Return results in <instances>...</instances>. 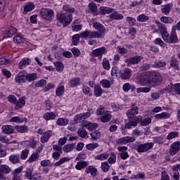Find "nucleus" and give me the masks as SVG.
<instances>
[{
  "label": "nucleus",
  "mask_w": 180,
  "mask_h": 180,
  "mask_svg": "<svg viewBox=\"0 0 180 180\" xmlns=\"http://www.w3.org/2000/svg\"><path fill=\"white\" fill-rule=\"evenodd\" d=\"M63 9L65 11V12H67V13H70V15L71 13H74L75 12V8L71 7V6L68 4L64 5Z\"/></svg>",
  "instance_id": "72a5a7b5"
},
{
  "label": "nucleus",
  "mask_w": 180,
  "mask_h": 180,
  "mask_svg": "<svg viewBox=\"0 0 180 180\" xmlns=\"http://www.w3.org/2000/svg\"><path fill=\"white\" fill-rule=\"evenodd\" d=\"M91 54L94 57H102L103 54H106V48L103 46L94 49L91 51Z\"/></svg>",
  "instance_id": "9d476101"
},
{
  "label": "nucleus",
  "mask_w": 180,
  "mask_h": 180,
  "mask_svg": "<svg viewBox=\"0 0 180 180\" xmlns=\"http://www.w3.org/2000/svg\"><path fill=\"white\" fill-rule=\"evenodd\" d=\"M82 126L83 128L84 127L85 129H87V130L92 131V130H95V129L98 127V124H93L89 122L84 121L82 123Z\"/></svg>",
  "instance_id": "ddd939ff"
},
{
  "label": "nucleus",
  "mask_w": 180,
  "mask_h": 180,
  "mask_svg": "<svg viewBox=\"0 0 180 180\" xmlns=\"http://www.w3.org/2000/svg\"><path fill=\"white\" fill-rule=\"evenodd\" d=\"M153 146H154L153 143L141 144L138 146L137 151L138 153H147L148 150H151V148H153Z\"/></svg>",
  "instance_id": "6e6552de"
},
{
  "label": "nucleus",
  "mask_w": 180,
  "mask_h": 180,
  "mask_svg": "<svg viewBox=\"0 0 180 180\" xmlns=\"http://www.w3.org/2000/svg\"><path fill=\"white\" fill-rule=\"evenodd\" d=\"M141 82L143 84H150V72L141 77Z\"/></svg>",
  "instance_id": "2f4dec72"
},
{
  "label": "nucleus",
  "mask_w": 180,
  "mask_h": 180,
  "mask_svg": "<svg viewBox=\"0 0 180 180\" xmlns=\"http://www.w3.org/2000/svg\"><path fill=\"white\" fill-rule=\"evenodd\" d=\"M94 27L97 31L86 30L81 33L82 37L84 39H103L105 37V33L106 28L101 22H96L94 23Z\"/></svg>",
  "instance_id": "f257e3e1"
},
{
  "label": "nucleus",
  "mask_w": 180,
  "mask_h": 180,
  "mask_svg": "<svg viewBox=\"0 0 180 180\" xmlns=\"http://www.w3.org/2000/svg\"><path fill=\"white\" fill-rule=\"evenodd\" d=\"M155 119H160V120H162V119H169V114L168 112H162L160 114H158L155 115Z\"/></svg>",
  "instance_id": "f704fd0d"
},
{
  "label": "nucleus",
  "mask_w": 180,
  "mask_h": 180,
  "mask_svg": "<svg viewBox=\"0 0 180 180\" xmlns=\"http://www.w3.org/2000/svg\"><path fill=\"white\" fill-rule=\"evenodd\" d=\"M15 82L18 84H22L26 82V73L25 72H20L15 77Z\"/></svg>",
  "instance_id": "4468645a"
},
{
  "label": "nucleus",
  "mask_w": 180,
  "mask_h": 180,
  "mask_svg": "<svg viewBox=\"0 0 180 180\" xmlns=\"http://www.w3.org/2000/svg\"><path fill=\"white\" fill-rule=\"evenodd\" d=\"M172 8V6L171 4H166L162 8V13H165V15H168L169 12H171V9Z\"/></svg>",
  "instance_id": "4c0bfd02"
},
{
  "label": "nucleus",
  "mask_w": 180,
  "mask_h": 180,
  "mask_svg": "<svg viewBox=\"0 0 180 180\" xmlns=\"http://www.w3.org/2000/svg\"><path fill=\"white\" fill-rule=\"evenodd\" d=\"M151 91V89L150 87H141L137 89V93L140 94V92H144L147 94V92H150Z\"/></svg>",
  "instance_id": "e2e57ef3"
},
{
  "label": "nucleus",
  "mask_w": 180,
  "mask_h": 180,
  "mask_svg": "<svg viewBox=\"0 0 180 180\" xmlns=\"http://www.w3.org/2000/svg\"><path fill=\"white\" fill-rule=\"evenodd\" d=\"M15 129L16 131H18L19 133H27V127L25 125L19 126L17 125L15 127Z\"/></svg>",
  "instance_id": "c9c22d12"
},
{
  "label": "nucleus",
  "mask_w": 180,
  "mask_h": 180,
  "mask_svg": "<svg viewBox=\"0 0 180 180\" xmlns=\"http://www.w3.org/2000/svg\"><path fill=\"white\" fill-rule=\"evenodd\" d=\"M165 43H169V44H175L178 43V37L176 36V26L174 25L172 27V32L170 34H168V35H166L165 37V39H163Z\"/></svg>",
  "instance_id": "7ed1b4c3"
},
{
  "label": "nucleus",
  "mask_w": 180,
  "mask_h": 180,
  "mask_svg": "<svg viewBox=\"0 0 180 180\" xmlns=\"http://www.w3.org/2000/svg\"><path fill=\"white\" fill-rule=\"evenodd\" d=\"M178 169H180V164L173 166L172 167V170L174 171L173 179L175 180L179 179V172H178Z\"/></svg>",
  "instance_id": "4be33fe9"
},
{
  "label": "nucleus",
  "mask_w": 180,
  "mask_h": 180,
  "mask_svg": "<svg viewBox=\"0 0 180 180\" xmlns=\"http://www.w3.org/2000/svg\"><path fill=\"white\" fill-rule=\"evenodd\" d=\"M162 82V75L157 72H150V84L160 85Z\"/></svg>",
  "instance_id": "20e7f679"
},
{
  "label": "nucleus",
  "mask_w": 180,
  "mask_h": 180,
  "mask_svg": "<svg viewBox=\"0 0 180 180\" xmlns=\"http://www.w3.org/2000/svg\"><path fill=\"white\" fill-rule=\"evenodd\" d=\"M70 161V158H62L59 161L56 162L55 163L56 167H60L62 164H64V162Z\"/></svg>",
  "instance_id": "603ef678"
},
{
  "label": "nucleus",
  "mask_w": 180,
  "mask_h": 180,
  "mask_svg": "<svg viewBox=\"0 0 180 180\" xmlns=\"http://www.w3.org/2000/svg\"><path fill=\"white\" fill-rule=\"evenodd\" d=\"M56 71H63L64 70V65L61 62L55 63Z\"/></svg>",
  "instance_id": "13d9d810"
},
{
  "label": "nucleus",
  "mask_w": 180,
  "mask_h": 180,
  "mask_svg": "<svg viewBox=\"0 0 180 180\" xmlns=\"http://www.w3.org/2000/svg\"><path fill=\"white\" fill-rule=\"evenodd\" d=\"M8 101L11 103H13V105H15L17 102V99H16V96H13V95H9L8 97H7Z\"/></svg>",
  "instance_id": "69168bd1"
},
{
  "label": "nucleus",
  "mask_w": 180,
  "mask_h": 180,
  "mask_svg": "<svg viewBox=\"0 0 180 180\" xmlns=\"http://www.w3.org/2000/svg\"><path fill=\"white\" fill-rule=\"evenodd\" d=\"M11 171L9 166L6 165H0V172L4 175V174H9Z\"/></svg>",
  "instance_id": "cd10ccee"
},
{
  "label": "nucleus",
  "mask_w": 180,
  "mask_h": 180,
  "mask_svg": "<svg viewBox=\"0 0 180 180\" xmlns=\"http://www.w3.org/2000/svg\"><path fill=\"white\" fill-rule=\"evenodd\" d=\"M131 77V70L129 68H125L124 72L121 74L122 79H129Z\"/></svg>",
  "instance_id": "aec40b11"
},
{
  "label": "nucleus",
  "mask_w": 180,
  "mask_h": 180,
  "mask_svg": "<svg viewBox=\"0 0 180 180\" xmlns=\"http://www.w3.org/2000/svg\"><path fill=\"white\" fill-rule=\"evenodd\" d=\"M57 19L60 23H63V27H66L72 22V14L61 12L57 14Z\"/></svg>",
  "instance_id": "f03ea898"
},
{
  "label": "nucleus",
  "mask_w": 180,
  "mask_h": 180,
  "mask_svg": "<svg viewBox=\"0 0 180 180\" xmlns=\"http://www.w3.org/2000/svg\"><path fill=\"white\" fill-rule=\"evenodd\" d=\"M64 91H65L64 86L58 87L56 91V96H63L64 95Z\"/></svg>",
  "instance_id": "79ce46f5"
},
{
  "label": "nucleus",
  "mask_w": 180,
  "mask_h": 180,
  "mask_svg": "<svg viewBox=\"0 0 180 180\" xmlns=\"http://www.w3.org/2000/svg\"><path fill=\"white\" fill-rule=\"evenodd\" d=\"M91 136L93 140H96L101 137V132L98 130H96L91 133Z\"/></svg>",
  "instance_id": "3c124183"
},
{
  "label": "nucleus",
  "mask_w": 180,
  "mask_h": 180,
  "mask_svg": "<svg viewBox=\"0 0 180 180\" xmlns=\"http://www.w3.org/2000/svg\"><path fill=\"white\" fill-rule=\"evenodd\" d=\"M81 120H85L84 115L82 114L77 115L74 118V123L77 124V123H79Z\"/></svg>",
  "instance_id": "49530a36"
},
{
  "label": "nucleus",
  "mask_w": 180,
  "mask_h": 180,
  "mask_svg": "<svg viewBox=\"0 0 180 180\" xmlns=\"http://www.w3.org/2000/svg\"><path fill=\"white\" fill-rule=\"evenodd\" d=\"M141 60H143L141 56H135L134 57H131L125 60V63L128 67H131V65H135L136 64H139V63H140Z\"/></svg>",
  "instance_id": "0eeeda50"
},
{
  "label": "nucleus",
  "mask_w": 180,
  "mask_h": 180,
  "mask_svg": "<svg viewBox=\"0 0 180 180\" xmlns=\"http://www.w3.org/2000/svg\"><path fill=\"white\" fill-rule=\"evenodd\" d=\"M178 136H179V133H178V131H173L167 135V139L172 140V139H175V137H178Z\"/></svg>",
  "instance_id": "8fccbe9b"
},
{
  "label": "nucleus",
  "mask_w": 180,
  "mask_h": 180,
  "mask_svg": "<svg viewBox=\"0 0 180 180\" xmlns=\"http://www.w3.org/2000/svg\"><path fill=\"white\" fill-rule=\"evenodd\" d=\"M109 157V155L108 154H101L98 155L97 156L95 157V160H99L100 161H103V160H108Z\"/></svg>",
  "instance_id": "6e6d98bb"
},
{
  "label": "nucleus",
  "mask_w": 180,
  "mask_h": 180,
  "mask_svg": "<svg viewBox=\"0 0 180 180\" xmlns=\"http://www.w3.org/2000/svg\"><path fill=\"white\" fill-rule=\"evenodd\" d=\"M47 84V81H46L45 79H41L40 81H38L37 83L34 84V86L37 87V88H39V87H43L45 85H46Z\"/></svg>",
  "instance_id": "5fc2aeb1"
},
{
  "label": "nucleus",
  "mask_w": 180,
  "mask_h": 180,
  "mask_svg": "<svg viewBox=\"0 0 180 180\" xmlns=\"http://www.w3.org/2000/svg\"><path fill=\"white\" fill-rule=\"evenodd\" d=\"M26 98L25 97H20L19 98V100L16 101V103H15V109H16V110H19V109H22V108H23L24 105H26Z\"/></svg>",
  "instance_id": "2eb2a0df"
},
{
  "label": "nucleus",
  "mask_w": 180,
  "mask_h": 180,
  "mask_svg": "<svg viewBox=\"0 0 180 180\" xmlns=\"http://www.w3.org/2000/svg\"><path fill=\"white\" fill-rule=\"evenodd\" d=\"M110 119H112L110 114H105L101 117V120L102 123H108V122H110Z\"/></svg>",
  "instance_id": "37998d69"
},
{
  "label": "nucleus",
  "mask_w": 180,
  "mask_h": 180,
  "mask_svg": "<svg viewBox=\"0 0 180 180\" xmlns=\"http://www.w3.org/2000/svg\"><path fill=\"white\" fill-rule=\"evenodd\" d=\"M79 37H82L81 34H77L72 36V39L74 46H77L79 43Z\"/></svg>",
  "instance_id": "c03bdc74"
},
{
  "label": "nucleus",
  "mask_w": 180,
  "mask_h": 180,
  "mask_svg": "<svg viewBox=\"0 0 180 180\" xmlns=\"http://www.w3.org/2000/svg\"><path fill=\"white\" fill-rule=\"evenodd\" d=\"M89 8L91 12H96V11H98L96 4L94 2H91L89 4Z\"/></svg>",
  "instance_id": "774afa93"
},
{
  "label": "nucleus",
  "mask_w": 180,
  "mask_h": 180,
  "mask_svg": "<svg viewBox=\"0 0 180 180\" xmlns=\"http://www.w3.org/2000/svg\"><path fill=\"white\" fill-rule=\"evenodd\" d=\"M51 136H53V131L48 130V131H45L43 134V136L41 137V143H47V141H49V139H50V137Z\"/></svg>",
  "instance_id": "dca6fc26"
},
{
  "label": "nucleus",
  "mask_w": 180,
  "mask_h": 180,
  "mask_svg": "<svg viewBox=\"0 0 180 180\" xmlns=\"http://www.w3.org/2000/svg\"><path fill=\"white\" fill-rule=\"evenodd\" d=\"M2 131L4 134H12V133H14L15 129L12 125H4L2 127Z\"/></svg>",
  "instance_id": "6ab92c4d"
},
{
  "label": "nucleus",
  "mask_w": 180,
  "mask_h": 180,
  "mask_svg": "<svg viewBox=\"0 0 180 180\" xmlns=\"http://www.w3.org/2000/svg\"><path fill=\"white\" fill-rule=\"evenodd\" d=\"M129 119V122H127L124 125L125 129H131L132 126L136 127V126H137V123H141L143 121V117L140 115Z\"/></svg>",
  "instance_id": "39448f33"
},
{
  "label": "nucleus",
  "mask_w": 180,
  "mask_h": 180,
  "mask_svg": "<svg viewBox=\"0 0 180 180\" xmlns=\"http://www.w3.org/2000/svg\"><path fill=\"white\" fill-rule=\"evenodd\" d=\"M57 124H58V126H67V124H68V120L65 118H59L57 120Z\"/></svg>",
  "instance_id": "a18cd8bd"
},
{
  "label": "nucleus",
  "mask_w": 180,
  "mask_h": 180,
  "mask_svg": "<svg viewBox=\"0 0 180 180\" xmlns=\"http://www.w3.org/2000/svg\"><path fill=\"white\" fill-rule=\"evenodd\" d=\"M109 163L108 162H104L101 164V169L104 172H108L109 171Z\"/></svg>",
  "instance_id": "680f3d73"
},
{
  "label": "nucleus",
  "mask_w": 180,
  "mask_h": 180,
  "mask_svg": "<svg viewBox=\"0 0 180 180\" xmlns=\"http://www.w3.org/2000/svg\"><path fill=\"white\" fill-rule=\"evenodd\" d=\"M30 64V60L27 58H23L18 65V68L20 70H23V68H25L26 65H29Z\"/></svg>",
  "instance_id": "393cba45"
},
{
  "label": "nucleus",
  "mask_w": 180,
  "mask_h": 180,
  "mask_svg": "<svg viewBox=\"0 0 180 180\" xmlns=\"http://www.w3.org/2000/svg\"><path fill=\"white\" fill-rule=\"evenodd\" d=\"M56 117H57V115L56 114H54L53 112H46L44 115V119L45 120H53Z\"/></svg>",
  "instance_id": "7c9ffc66"
},
{
  "label": "nucleus",
  "mask_w": 180,
  "mask_h": 180,
  "mask_svg": "<svg viewBox=\"0 0 180 180\" xmlns=\"http://www.w3.org/2000/svg\"><path fill=\"white\" fill-rule=\"evenodd\" d=\"M40 15L43 19H45V20H52L54 17V11L49 8H41Z\"/></svg>",
  "instance_id": "423d86ee"
},
{
  "label": "nucleus",
  "mask_w": 180,
  "mask_h": 180,
  "mask_svg": "<svg viewBox=\"0 0 180 180\" xmlns=\"http://www.w3.org/2000/svg\"><path fill=\"white\" fill-rule=\"evenodd\" d=\"M14 42L17 44H20V43H23V37L20 35H17L13 38Z\"/></svg>",
  "instance_id": "052dcab7"
},
{
  "label": "nucleus",
  "mask_w": 180,
  "mask_h": 180,
  "mask_svg": "<svg viewBox=\"0 0 180 180\" xmlns=\"http://www.w3.org/2000/svg\"><path fill=\"white\" fill-rule=\"evenodd\" d=\"M103 88H110V82L108 79H103L100 82Z\"/></svg>",
  "instance_id": "09e8293b"
},
{
  "label": "nucleus",
  "mask_w": 180,
  "mask_h": 180,
  "mask_svg": "<svg viewBox=\"0 0 180 180\" xmlns=\"http://www.w3.org/2000/svg\"><path fill=\"white\" fill-rule=\"evenodd\" d=\"M110 19L112 20H122L123 19V15L117 13V12H112L110 15Z\"/></svg>",
  "instance_id": "5701e85b"
},
{
  "label": "nucleus",
  "mask_w": 180,
  "mask_h": 180,
  "mask_svg": "<svg viewBox=\"0 0 180 180\" xmlns=\"http://www.w3.org/2000/svg\"><path fill=\"white\" fill-rule=\"evenodd\" d=\"M88 165H89V163L88 162L82 160L77 163L75 168H76V169H78L79 171V170L82 169V168H86V167Z\"/></svg>",
  "instance_id": "b1692460"
},
{
  "label": "nucleus",
  "mask_w": 180,
  "mask_h": 180,
  "mask_svg": "<svg viewBox=\"0 0 180 180\" xmlns=\"http://www.w3.org/2000/svg\"><path fill=\"white\" fill-rule=\"evenodd\" d=\"M151 123V118L147 117L145 118L142 122H141V126H148Z\"/></svg>",
  "instance_id": "338daca9"
},
{
  "label": "nucleus",
  "mask_w": 180,
  "mask_h": 180,
  "mask_svg": "<svg viewBox=\"0 0 180 180\" xmlns=\"http://www.w3.org/2000/svg\"><path fill=\"white\" fill-rule=\"evenodd\" d=\"M71 88H74V86H78L80 84V79L79 78H73L70 82Z\"/></svg>",
  "instance_id": "ea45409f"
},
{
  "label": "nucleus",
  "mask_w": 180,
  "mask_h": 180,
  "mask_svg": "<svg viewBox=\"0 0 180 180\" xmlns=\"http://www.w3.org/2000/svg\"><path fill=\"white\" fill-rule=\"evenodd\" d=\"M103 67L104 70H110V63H109V60L106 58L103 60Z\"/></svg>",
  "instance_id": "de8ad7c7"
},
{
  "label": "nucleus",
  "mask_w": 180,
  "mask_h": 180,
  "mask_svg": "<svg viewBox=\"0 0 180 180\" xmlns=\"http://www.w3.org/2000/svg\"><path fill=\"white\" fill-rule=\"evenodd\" d=\"M139 113V107L134 106L132 108L127 111V117L129 119H133V116H136Z\"/></svg>",
  "instance_id": "f3484780"
},
{
  "label": "nucleus",
  "mask_w": 180,
  "mask_h": 180,
  "mask_svg": "<svg viewBox=\"0 0 180 180\" xmlns=\"http://www.w3.org/2000/svg\"><path fill=\"white\" fill-rule=\"evenodd\" d=\"M100 15H106L109 13H112L113 12V8H110L106 6L100 7Z\"/></svg>",
  "instance_id": "412c9836"
},
{
  "label": "nucleus",
  "mask_w": 180,
  "mask_h": 180,
  "mask_svg": "<svg viewBox=\"0 0 180 180\" xmlns=\"http://www.w3.org/2000/svg\"><path fill=\"white\" fill-rule=\"evenodd\" d=\"M165 65H167V63H165V61L162 60L155 61L153 64V67H155V68H162L165 67Z\"/></svg>",
  "instance_id": "e433bc0d"
},
{
  "label": "nucleus",
  "mask_w": 180,
  "mask_h": 180,
  "mask_svg": "<svg viewBox=\"0 0 180 180\" xmlns=\"http://www.w3.org/2000/svg\"><path fill=\"white\" fill-rule=\"evenodd\" d=\"M35 79H37V74L30 73L25 75V81H28V82H32V81H35Z\"/></svg>",
  "instance_id": "c85d7f7f"
},
{
  "label": "nucleus",
  "mask_w": 180,
  "mask_h": 180,
  "mask_svg": "<svg viewBox=\"0 0 180 180\" xmlns=\"http://www.w3.org/2000/svg\"><path fill=\"white\" fill-rule=\"evenodd\" d=\"M138 22H147L148 20V16L141 14L137 17Z\"/></svg>",
  "instance_id": "4d7b16f0"
},
{
  "label": "nucleus",
  "mask_w": 180,
  "mask_h": 180,
  "mask_svg": "<svg viewBox=\"0 0 180 180\" xmlns=\"http://www.w3.org/2000/svg\"><path fill=\"white\" fill-rule=\"evenodd\" d=\"M135 141L136 139L133 136H124L120 138L117 143H118V144H127V143H133V141Z\"/></svg>",
  "instance_id": "f8f14e48"
},
{
  "label": "nucleus",
  "mask_w": 180,
  "mask_h": 180,
  "mask_svg": "<svg viewBox=\"0 0 180 180\" xmlns=\"http://www.w3.org/2000/svg\"><path fill=\"white\" fill-rule=\"evenodd\" d=\"M75 148V143L66 144L63 146L64 153H71Z\"/></svg>",
  "instance_id": "c756f323"
},
{
  "label": "nucleus",
  "mask_w": 180,
  "mask_h": 180,
  "mask_svg": "<svg viewBox=\"0 0 180 180\" xmlns=\"http://www.w3.org/2000/svg\"><path fill=\"white\" fill-rule=\"evenodd\" d=\"M86 174H91L92 176H96V172H98V170L96 168L94 167V166H89L86 169Z\"/></svg>",
  "instance_id": "bb28decb"
},
{
  "label": "nucleus",
  "mask_w": 180,
  "mask_h": 180,
  "mask_svg": "<svg viewBox=\"0 0 180 180\" xmlns=\"http://www.w3.org/2000/svg\"><path fill=\"white\" fill-rule=\"evenodd\" d=\"M39 158V154L38 153H33L30 158L27 160L28 162H34V161H36Z\"/></svg>",
  "instance_id": "bf43d9fd"
},
{
  "label": "nucleus",
  "mask_w": 180,
  "mask_h": 180,
  "mask_svg": "<svg viewBox=\"0 0 180 180\" xmlns=\"http://www.w3.org/2000/svg\"><path fill=\"white\" fill-rule=\"evenodd\" d=\"M160 33L162 35V38L163 39H165V37L168 36V32H167V27H165V25L162 23H160L158 25Z\"/></svg>",
  "instance_id": "a211bd4d"
},
{
  "label": "nucleus",
  "mask_w": 180,
  "mask_h": 180,
  "mask_svg": "<svg viewBox=\"0 0 180 180\" xmlns=\"http://www.w3.org/2000/svg\"><path fill=\"white\" fill-rule=\"evenodd\" d=\"M180 150V141L173 143L169 148V155H175Z\"/></svg>",
  "instance_id": "1a4fd4ad"
},
{
  "label": "nucleus",
  "mask_w": 180,
  "mask_h": 180,
  "mask_svg": "<svg viewBox=\"0 0 180 180\" xmlns=\"http://www.w3.org/2000/svg\"><path fill=\"white\" fill-rule=\"evenodd\" d=\"M77 134L79 137H81L82 139H85V137L88 136V131H86V130L84 129V127L80 128L77 131Z\"/></svg>",
  "instance_id": "473e14b6"
},
{
  "label": "nucleus",
  "mask_w": 180,
  "mask_h": 180,
  "mask_svg": "<svg viewBox=\"0 0 180 180\" xmlns=\"http://www.w3.org/2000/svg\"><path fill=\"white\" fill-rule=\"evenodd\" d=\"M29 155V150H24L21 152L20 158L21 160H26Z\"/></svg>",
  "instance_id": "0e129e2a"
},
{
  "label": "nucleus",
  "mask_w": 180,
  "mask_h": 180,
  "mask_svg": "<svg viewBox=\"0 0 180 180\" xmlns=\"http://www.w3.org/2000/svg\"><path fill=\"white\" fill-rule=\"evenodd\" d=\"M18 32V30L13 27H11L10 28H8L4 32V39H6V37H13L14 34H16V32Z\"/></svg>",
  "instance_id": "9b49d317"
},
{
  "label": "nucleus",
  "mask_w": 180,
  "mask_h": 180,
  "mask_svg": "<svg viewBox=\"0 0 180 180\" xmlns=\"http://www.w3.org/2000/svg\"><path fill=\"white\" fill-rule=\"evenodd\" d=\"M34 9V4L33 3L29 4L28 5L25 6L24 7V15H26L27 12H31V11H33Z\"/></svg>",
  "instance_id": "a19ab883"
},
{
  "label": "nucleus",
  "mask_w": 180,
  "mask_h": 180,
  "mask_svg": "<svg viewBox=\"0 0 180 180\" xmlns=\"http://www.w3.org/2000/svg\"><path fill=\"white\" fill-rule=\"evenodd\" d=\"M103 94V91L102 90V87L99 85H97L94 87V95L95 96H101Z\"/></svg>",
  "instance_id": "58836bf2"
},
{
  "label": "nucleus",
  "mask_w": 180,
  "mask_h": 180,
  "mask_svg": "<svg viewBox=\"0 0 180 180\" xmlns=\"http://www.w3.org/2000/svg\"><path fill=\"white\" fill-rule=\"evenodd\" d=\"M9 161L12 162V164H19L20 162V158L19 155H11L9 157Z\"/></svg>",
  "instance_id": "a878e982"
},
{
  "label": "nucleus",
  "mask_w": 180,
  "mask_h": 180,
  "mask_svg": "<svg viewBox=\"0 0 180 180\" xmlns=\"http://www.w3.org/2000/svg\"><path fill=\"white\" fill-rule=\"evenodd\" d=\"M99 144H98V143H89L87 144L86 146V148H87V150H90L91 151H92V150H95V148H96V147H98Z\"/></svg>",
  "instance_id": "864d4df0"
}]
</instances>
